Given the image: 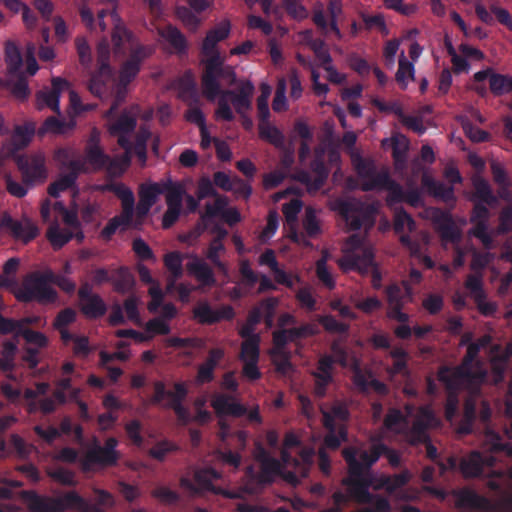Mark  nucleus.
I'll use <instances>...</instances> for the list:
<instances>
[{
  "label": "nucleus",
  "mask_w": 512,
  "mask_h": 512,
  "mask_svg": "<svg viewBox=\"0 0 512 512\" xmlns=\"http://www.w3.org/2000/svg\"><path fill=\"white\" fill-rule=\"evenodd\" d=\"M353 383L363 393H367L369 389H373L380 395L388 393V387L382 381L373 378L372 373H364L360 369H356L353 374Z\"/></svg>",
  "instance_id": "nucleus-31"
},
{
  "label": "nucleus",
  "mask_w": 512,
  "mask_h": 512,
  "mask_svg": "<svg viewBox=\"0 0 512 512\" xmlns=\"http://www.w3.org/2000/svg\"><path fill=\"white\" fill-rule=\"evenodd\" d=\"M271 356L276 372L281 375H287L293 371L294 367L291 362L292 355L290 351L271 352Z\"/></svg>",
  "instance_id": "nucleus-50"
},
{
  "label": "nucleus",
  "mask_w": 512,
  "mask_h": 512,
  "mask_svg": "<svg viewBox=\"0 0 512 512\" xmlns=\"http://www.w3.org/2000/svg\"><path fill=\"white\" fill-rule=\"evenodd\" d=\"M111 283L117 293L126 294L133 290L136 281L130 269L126 266H121L114 271Z\"/></svg>",
  "instance_id": "nucleus-34"
},
{
  "label": "nucleus",
  "mask_w": 512,
  "mask_h": 512,
  "mask_svg": "<svg viewBox=\"0 0 512 512\" xmlns=\"http://www.w3.org/2000/svg\"><path fill=\"white\" fill-rule=\"evenodd\" d=\"M472 184L474 188L473 199L478 200L477 202H483L489 206L497 203V197L493 194L486 179L476 175L472 178Z\"/></svg>",
  "instance_id": "nucleus-37"
},
{
  "label": "nucleus",
  "mask_w": 512,
  "mask_h": 512,
  "mask_svg": "<svg viewBox=\"0 0 512 512\" xmlns=\"http://www.w3.org/2000/svg\"><path fill=\"white\" fill-rule=\"evenodd\" d=\"M254 90L255 87L251 81L243 82L237 91L230 89L221 90L218 95L219 99L215 111L216 118L226 122L234 120V113L229 102H231L237 114L243 115V113H247L252 109Z\"/></svg>",
  "instance_id": "nucleus-4"
},
{
  "label": "nucleus",
  "mask_w": 512,
  "mask_h": 512,
  "mask_svg": "<svg viewBox=\"0 0 512 512\" xmlns=\"http://www.w3.org/2000/svg\"><path fill=\"white\" fill-rule=\"evenodd\" d=\"M433 222L443 241L455 243L460 240V231L448 211L436 210Z\"/></svg>",
  "instance_id": "nucleus-22"
},
{
  "label": "nucleus",
  "mask_w": 512,
  "mask_h": 512,
  "mask_svg": "<svg viewBox=\"0 0 512 512\" xmlns=\"http://www.w3.org/2000/svg\"><path fill=\"white\" fill-rule=\"evenodd\" d=\"M485 465H493V458L485 457L479 451H473L460 460L459 470L465 478H476L482 475Z\"/></svg>",
  "instance_id": "nucleus-23"
},
{
  "label": "nucleus",
  "mask_w": 512,
  "mask_h": 512,
  "mask_svg": "<svg viewBox=\"0 0 512 512\" xmlns=\"http://www.w3.org/2000/svg\"><path fill=\"white\" fill-rule=\"evenodd\" d=\"M261 94L257 98V110L259 120L269 119L270 110H269V97L271 95V87L267 83H262L260 85Z\"/></svg>",
  "instance_id": "nucleus-58"
},
{
  "label": "nucleus",
  "mask_w": 512,
  "mask_h": 512,
  "mask_svg": "<svg viewBox=\"0 0 512 512\" xmlns=\"http://www.w3.org/2000/svg\"><path fill=\"white\" fill-rule=\"evenodd\" d=\"M137 126V115L130 110H123L121 114L108 126V132L111 136L117 137L118 145L130 154L133 145L130 141V134L134 132Z\"/></svg>",
  "instance_id": "nucleus-11"
},
{
  "label": "nucleus",
  "mask_w": 512,
  "mask_h": 512,
  "mask_svg": "<svg viewBox=\"0 0 512 512\" xmlns=\"http://www.w3.org/2000/svg\"><path fill=\"white\" fill-rule=\"evenodd\" d=\"M422 184L427 189L428 193L433 197L449 204L456 201L454 187L447 186L444 183L433 179L428 175H423Z\"/></svg>",
  "instance_id": "nucleus-28"
},
{
  "label": "nucleus",
  "mask_w": 512,
  "mask_h": 512,
  "mask_svg": "<svg viewBox=\"0 0 512 512\" xmlns=\"http://www.w3.org/2000/svg\"><path fill=\"white\" fill-rule=\"evenodd\" d=\"M17 353V345L12 341H4L0 357V371L11 372L15 368V356Z\"/></svg>",
  "instance_id": "nucleus-44"
},
{
  "label": "nucleus",
  "mask_w": 512,
  "mask_h": 512,
  "mask_svg": "<svg viewBox=\"0 0 512 512\" xmlns=\"http://www.w3.org/2000/svg\"><path fill=\"white\" fill-rule=\"evenodd\" d=\"M479 355V347L475 344H469L465 356L460 365L455 368L442 366L439 368L437 376L438 380L442 382L446 389L459 388L461 382L482 381L485 377V372L474 371L472 368L473 362Z\"/></svg>",
  "instance_id": "nucleus-5"
},
{
  "label": "nucleus",
  "mask_w": 512,
  "mask_h": 512,
  "mask_svg": "<svg viewBox=\"0 0 512 512\" xmlns=\"http://www.w3.org/2000/svg\"><path fill=\"white\" fill-rule=\"evenodd\" d=\"M231 26L229 21H222L214 28L210 29L201 45V54H210L213 50H218L217 44L228 38Z\"/></svg>",
  "instance_id": "nucleus-27"
},
{
  "label": "nucleus",
  "mask_w": 512,
  "mask_h": 512,
  "mask_svg": "<svg viewBox=\"0 0 512 512\" xmlns=\"http://www.w3.org/2000/svg\"><path fill=\"white\" fill-rule=\"evenodd\" d=\"M303 228L306 235L310 238H315L321 233V227L315 210L311 207L306 208L305 217L303 219Z\"/></svg>",
  "instance_id": "nucleus-59"
},
{
  "label": "nucleus",
  "mask_w": 512,
  "mask_h": 512,
  "mask_svg": "<svg viewBox=\"0 0 512 512\" xmlns=\"http://www.w3.org/2000/svg\"><path fill=\"white\" fill-rule=\"evenodd\" d=\"M112 19L116 21L112 32V42L114 46L119 49L125 41H128L130 39L131 33L126 29V27L121 22L119 15Z\"/></svg>",
  "instance_id": "nucleus-64"
},
{
  "label": "nucleus",
  "mask_w": 512,
  "mask_h": 512,
  "mask_svg": "<svg viewBox=\"0 0 512 512\" xmlns=\"http://www.w3.org/2000/svg\"><path fill=\"white\" fill-rule=\"evenodd\" d=\"M35 134H37L36 124L32 121H28L23 125H17L15 127L13 140L20 147H26Z\"/></svg>",
  "instance_id": "nucleus-46"
},
{
  "label": "nucleus",
  "mask_w": 512,
  "mask_h": 512,
  "mask_svg": "<svg viewBox=\"0 0 512 512\" xmlns=\"http://www.w3.org/2000/svg\"><path fill=\"white\" fill-rule=\"evenodd\" d=\"M474 227L471 229V234L479 239L486 249L493 247V238L488 232V222L473 223Z\"/></svg>",
  "instance_id": "nucleus-63"
},
{
  "label": "nucleus",
  "mask_w": 512,
  "mask_h": 512,
  "mask_svg": "<svg viewBox=\"0 0 512 512\" xmlns=\"http://www.w3.org/2000/svg\"><path fill=\"white\" fill-rule=\"evenodd\" d=\"M193 317L202 325H213L223 320H233L235 310L228 304L222 305L219 309L215 310L207 301H201L193 308Z\"/></svg>",
  "instance_id": "nucleus-16"
},
{
  "label": "nucleus",
  "mask_w": 512,
  "mask_h": 512,
  "mask_svg": "<svg viewBox=\"0 0 512 512\" xmlns=\"http://www.w3.org/2000/svg\"><path fill=\"white\" fill-rule=\"evenodd\" d=\"M0 224L9 230L13 237L22 240L24 243L30 242L38 235V228L33 223L28 220L25 222L15 220L8 214L1 218Z\"/></svg>",
  "instance_id": "nucleus-21"
},
{
  "label": "nucleus",
  "mask_w": 512,
  "mask_h": 512,
  "mask_svg": "<svg viewBox=\"0 0 512 512\" xmlns=\"http://www.w3.org/2000/svg\"><path fill=\"white\" fill-rule=\"evenodd\" d=\"M312 21L324 33H326L329 28L338 39L342 38V33L338 27L337 18H330V21L328 22L321 4L314 8Z\"/></svg>",
  "instance_id": "nucleus-42"
},
{
  "label": "nucleus",
  "mask_w": 512,
  "mask_h": 512,
  "mask_svg": "<svg viewBox=\"0 0 512 512\" xmlns=\"http://www.w3.org/2000/svg\"><path fill=\"white\" fill-rule=\"evenodd\" d=\"M415 78V69L412 62L408 61L404 53L401 54V57L398 61V69L395 74V80L399 87L402 90H405L408 87L409 81H413Z\"/></svg>",
  "instance_id": "nucleus-41"
},
{
  "label": "nucleus",
  "mask_w": 512,
  "mask_h": 512,
  "mask_svg": "<svg viewBox=\"0 0 512 512\" xmlns=\"http://www.w3.org/2000/svg\"><path fill=\"white\" fill-rule=\"evenodd\" d=\"M376 264L375 254L371 247L352 251L338 260V265L344 273L355 271L362 276L368 275Z\"/></svg>",
  "instance_id": "nucleus-12"
},
{
  "label": "nucleus",
  "mask_w": 512,
  "mask_h": 512,
  "mask_svg": "<svg viewBox=\"0 0 512 512\" xmlns=\"http://www.w3.org/2000/svg\"><path fill=\"white\" fill-rule=\"evenodd\" d=\"M464 285L473 299L486 298L483 288L482 273L469 274Z\"/></svg>",
  "instance_id": "nucleus-57"
},
{
  "label": "nucleus",
  "mask_w": 512,
  "mask_h": 512,
  "mask_svg": "<svg viewBox=\"0 0 512 512\" xmlns=\"http://www.w3.org/2000/svg\"><path fill=\"white\" fill-rule=\"evenodd\" d=\"M76 126V122L73 119L69 121L60 120L54 116L46 118L43 124L37 129V135L44 137L47 133L56 135H64L72 131Z\"/></svg>",
  "instance_id": "nucleus-32"
},
{
  "label": "nucleus",
  "mask_w": 512,
  "mask_h": 512,
  "mask_svg": "<svg viewBox=\"0 0 512 512\" xmlns=\"http://www.w3.org/2000/svg\"><path fill=\"white\" fill-rule=\"evenodd\" d=\"M22 497L31 512H65L66 493L58 497L40 495L35 491H23Z\"/></svg>",
  "instance_id": "nucleus-15"
},
{
  "label": "nucleus",
  "mask_w": 512,
  "mask_h": 512,
  "mask_svg": "<svg viewBox=\"0 0 512 512\" xmlns=\"http://www.w3.org/2000/svg\"><path fill=\"white\" fill-rule=\"evenodd\" d=\"M83 161L87 163L89 172L101 171L111 162L110 156L105 153L101 146V135L97 128L91 130L87 139Z\"/></svg>",
  "instance_id": "nucleus-13"
},
{
  "label": "nucleus",
  "mask_w": 512,
  "mask_h": 512,
  "mask_svg": "<svg viewBox=\"0 0 512 512\" xmlns=\"http://www.w3.org/2000/svg\"><path fill=\"white\" fill-rule=\"evenodd\" d=\"M489 88L495 96L512 93V76L494 72L491 75Z\"/></svg>",
  "instance_id": "nucleus-47"
},
{
  "label": "nucleus",
  "mask_w": 512,
  "mask_h": 512,
  "mask_svg": "<svg viewBox=\"0 0 512 512\" xmlns=\"http://www.w3.org/2000/svg\"><path fill=\"white\" fill-rule=\"evenodd\" d=\"M317 321L329 333L345 334L350 328L348 324L338 321L332 315H319Z\"/></svg>",
  "instance_id": "nucleus-55"
},
{
  "label": "nucleus",
  "mask_w": 512,
  "mask_h": 512,
  "mask_svg": "<svg viewBox=\"0 0 512 512\" xmlns=\"http://www.w3.org/2000/svg\"><path fill=\"white\" fill-rule=\"evenodd\" d=\"M259 137L277 148H282L285 142V136L280 129L272 125L269 119L259 120Z\"/></svg>",
  "instance_id": "nucleus-36"
},
{
  "label": "nucleus",
  "mask_w": 512,
  "mask_h": 512,
  "mask_svg": "<svg viewBox=\"0 0 512 512\" xmlns=\"http://www.w3.org/2000/svg\"><path fill=\"white\" fill-rule=\"evenodd\" d=\"M17 76V80L8 82V86L11 94L16 99L23 101L28 98L30 90L26 78L20 73Z\"/></svg>",
  "instance_id": "nucleus-61"
},
{
  "label": "nucleus",
  "mask_w": 512,
  "mask_h": 512,
  "mask_svg": "<svg viewBox=\"0 0 512 512\" xmlns=\"http://www.w3.org/2000/svg\"><path fill=\"white\" fill-rule=\"evenodd\" d=\"M47 237L53 248L57 250L62 248L73 238H76L78 242H81L84 239V234L82 231L74 233L68 228H60L55 225L48 229Z\"/></svg>",
  "instance_id": "nucleus-33"
},
{
  "label": "nucleus",
  "mask_w": 512,
  "mask_h": 512,
  "mask_svg": "<svg viewBox=\"0 0 512 512\" xmlns=\"http://www.w3.org/2000/svg\"><path fill=\"white\" fill-rule=\"evenodd\" d=\"M179 449V446L175 442L164 439L158 441L152 448H150L148 454L153 459L163 462L169 453L176 452Z\"/></svg>",
  "instance_id": "nucleus-48"
},
{
  "label": "nucleus",
  "mask_w": 512,
  "mask_h": 512,
  "mask_svg": "<svg viewBox=\"0 0 512 512\" xmlns=\"http://www.w3.org/2000/svg\"><path fill=\"white\" fill-rule=\"evenodd\" d=\"M183 257L180 252H169L164 256V265L175 278H181L183 275Z\"/></svg>",
  "instance_id": "nucleus-54"
},
{
  "label": "nucleus",
  "mask_w": 512,
  "mask_h": 512,
  "mask_svg": "<svg viewBox=\"0 0 512 512\" xmlns=\"http://www.w3.org/2000/svg\"><path fill=\"white\" fill-rule=\"evenodd\" d=\"M310 168L315 174V178L312 181V187L313 189L318 190L325 184L329 176V170L321 157H315L311 161Z\"/></svg>",
  "instance_id": "nucleus-49"
},
{
  "label": "nucleus",
  "mask_w": 512,
  "mask_h": 512,
  "mask_svg": "<svg viewBox=\"0 0 512 512\" xmlns=\"http://www.w3.org/2000/svg\"><path fill=\"white\" fill-rule=\"evenodd\" d=\"M173 88L178 92V98L188 106L198 105L200 96L198 93L195 79L191 72H185L173 84Z\"/></svg>",
  "instance_id": "nucleus-25"
},
{
  "label": "nucleus",
  "mask_w": 512,
  "mask_h": 512,
  "mask_svg": "<svg viewBox=\"0 0 512 512\" xmlns=\"http://www.w3.org/2000/svg\"><path fill=\"white\" fill-rule=\"evenodd\" d=\"M80 310L88 319H98L106 314L107 305L100 295L94 294L81 302Z\"/></svg>",
  "instance_id": "nucleus-38"
},
{
  "label": "nucleus",
  "mask_w": 512,
  "mask_h": 512,
  "mask_svg": "<svg viewBox=\"0 0 512 512\" xmlns=\"http://www.w3.org/2000/svg\"><path fill=\"white\" fill-rule=\"evenodd\" d=\"M284 471H290L289 467L285 464L283 467L281 462L276 458L266 459L260 464L259 472L255 471L252 465L247 466L245 469V478L251 485L263 486L272 483L276 475L282 477Z\"/></svg>",
  "instance_id": "nucleus-14"
},
{
  "label": "nucleus",
  "mask_w": 512,
  "mask_h": 512,
  "mask_svg": "<svg viewBox=\"0 0 512 512\" xmlns=\"http://www.w3.org/2000/svg\"><path fill=\"white\" fill-rule=\"evenodd\" d=\"M219 76L220 69L208 64H204V71L201 76V82L204 95L209 100H214L221 92Z\"/></svg>",
  "instance_id": "nucleus-29"
},
{
  "label": "nucleus",
  "mask_w": 512,
  "mask_h": 512,
  "mask_svg": "<svg viewBox=\"0 0 512 512\" xmlns=\"http://www.w3.org/2000/svg\"><path fill=\"white\" fill-rule=\"evenodd\" d=\"M220 478L221 473L213 467L200 468L194 473L196 490L201 493L210 492L216 495H224L228 498H234V494L225 491L213 483L215 480H219Z\"/></svg>",
  "instance_id": "nucleus-18"
},
{
  "label": "nucleus",
  "mask_w": 512,
  "mask_h": 512,
  "mask_svg": "<svg viewBox=\"0 0 512 512\" xmlns=\"http://www.w3.org/2000/svg\"><path fill=\"white\" fill-rule=\"evenodd\" d=\"M342 457L348 467V477L343 479V485L348 487L350 496H356L361 501H369L372 494L369 488L374 482L371 472L373 465L380 459L379 441L374 442L369 451L355 446L343 448Z\"/></svg>",
  "instance_id": "nucleus-1"
},
{
  "label": "nucleus",
  "mask_w": 512,
  "mask_h": 512,
  "mask_svg": "<svg viewBox=\"0 0 512 512\" xmlns=\"http://www.w3.org/2000/svg\"><path fill=\"white\" fill-rule=\"evenodd\" d=\"M163 182L142 184L139 188V200L154 205L157 202L158 196L163 194Z\"/></svg>",
  "instance_id": "nucleus-52"
},
{
  "label": "nucleus",
  "mask_w": 512,
  "mask_h": 512,
  "mask_svg": "<svg viewBox=\"0 0 512 512\" xmlns=\"http://www.w3.org/2000/svg\"><path fill=\"white\" fill-rule=\"evenodd\" d=\"M186 268L202 286L212 287L216 284L212 268L197 256H193V261L187 263Z\"/></svg>",
  "instance_id": "nucleus-30"
},
{
  "label": "nucleus",
  "mask_w": 512,
  "mask_h": 512,
  "mask_svg": "<svg viewBox=\"0 0 512 512\" xmlns=\"http://www.w3.org/2000/svg\"><path fill=\"white\" fill-rule=\"evenodd\" d=\"M417 224L412 216L403 208L395 209L394 213V231L395 233H403L405 229L409 232H414Z\"/></svg>",
  "instance_id": "nucleus-45"
},
{
  "label": "nucleus",
  "mask_w": 512,
  "mask_h": 512,
  "mask_svg": "<svg viewBox=\"0 0 512 512\" xmlns=\"http://www.w3.org/2000/svg\"><path fill=\"white\" fill-rule=\"evenodd\" d=\"M450 495L456 498V508H472V509H484L488 501L485 497L479 495L474 490L464 487L460 489H452Z\"/></svg>",
  "instance_id": "nucleus-26"
},
{
  "label": "nucleus",
  "mask_w": 512,
  "mask_h": 512,
  "mask_svg": "<svg viewBox=\"0 0 512 512\" xmlns=\"http://www.w3.org/2000/svg\"><path fill=\"white\" fill-rule=\"evenodd\" d=\"M211 407L218 417L232 416L240 418L245 416L247 408L237 402L235 398L227 394H215L211 399Z\"/></svg>",
  "instance_id": "nucleus-20"
},
{
  "label": "nucleus",
  "mask_w": 512,
  "mask_h": 512,
  "mask_svg": "<svg viewBox=\"0 0 512 512\" xmlns=\"http://www.w3.org/2000/svg\"><path fill=\"white\" fill-rule=\"evenodd\" d=\"M112 82V69L109 63L103 62L98 71L91 76L88 87L93 95L103 98L110 93Z\"/></svg>",
  "instance_id": "nucleus-24"
},
{
  "label": "nucleus",
  "mask_w": 512,
  "mask_h": 512,
  "mask_svg": "<svg viewBox=\"0 0 512 512\" xmlns=\"http://www.w3.org/2000/svg\"><path fill=\"white\" fill-rule=\"evenodd\" d=\"M355 169L357 171L358 176L361 179H365V181L362 184H369L373 182L379 176L380 173L377 172L373 162L361 158L357 161Z\"/></svg>",
  "instance_id": "nucleus-53"
},
{
  "label": "nucleus",
  "mask_w": 512,
  "mask_h": 512,
  "mask_svg": "<svg viewBox=\"0 0 512 512\" xmlns=\"http://www.w3.org/2000/svg\"><path fill=\"white\" fill-rule=\"evenodd\" d=\"M163 37L178 54H185L188 49V43L182 32L175 26L169 24L160 31Z\"/></svg>",
  "instance_id": "nucleus-35"
},
{
  "label": "nucleus",
  "mask_w": 512,
  "mask_h": 512,
  "mask_svg": "<svg viewBox=\"0 0 512 512\" xmlns=\"http://www.w3.org/2000/svg\"><path fill=\"white\" fill-rule=\"evenodd\" d=\"M333 210L341 215L351 231H358L363 227L372 228L378 213L375 204H369L357 198H338L334 201Z\"/></svg>",
  "instance_id": "nucleus-2"
},
{
  "label": "nucleus",
  "mask_w": 512,
  "mask_h": 512,
  "mask_svg": "<svg viewBox=\"0 0 512 512\" xmlns=\"http://www.w3.org/2000/svg\"><path fill=\"white\" fill-rule=\"evenodd\" d=\"M16 164L25 184L42 183L47 178L45 156L41 152L20 155L16 158Z\"/></svg>",
  "instance_id": "nucleus-9"
},
{
  "label": "nucleus",
  "mask_w": 512,
  "mask_h": 512,
  "mask_svg": "<svg viewBox=\"0 0 512 512\" xmlns=\"http://www.w3.org/2000/svg\"><path fill=\"white\" fill-rule=\"evenodd\" d=\"M260 342L256 337L249 340H244L241 344L240 359L246 361H259L260 357Z\"/></svg>",
  "instance_id": "nucleus-51"
},
{
  "label": "nucleus",
  "mask_w": 512,
  "mask_h": 512,
  "mask_svg": "<svg viewBox=\"0 0 512 512\" xmlns=\"http://www.w3.org/2000/svg\"><path fill=\"white\" fill-rule=\"evenodd\" d=\"M5 62L10 75H18L23 59L18 46L11 40L5 43Z\"/></svg>",
  "instance_id": "nucleus-40"
},
{
  "label": "nucleus",
  "mask_w": 512,
  "mask_h": 512,
  "mask_svg": "<svg viewBox=\"0 0 512 512\" xmlns=\"http://www.w3.org/2000/svg\"><path fill=\"white\" fill-rule=\"evenodd\" d=\"M163 194H166L167 207L182 209V201L185 195V188L179 182L167 180L163 182Z\"/></svg>",
  "instance_id": "nucleus-39"
},
{
  "label": "nucleus",
  "mask_w": 512,
  "mask_h": 512,
  "mask_svg": "<svg viewBox=\"0 0 512 512\" xmlns=\"http://www.w3.org/2000/svg\"><path fill=\"white\" fill-rule=\"evenodd\" d=\"M216 458L223 465L231 467L233 471L238 470L242 462L241 454L229 448L218 449L216 451Z\"/></svg>",
  "instance_id": "nucleus-56"
},
{
  "label": "nucleus",
  "mask_w": 512,
  "mask_h": 512,
  "mask_svg": "<svg viewBox=\"0 0 512 512\" xmlns=\"http://www.w3.org/2000/svg\"><path fill=\"white\" fill-rule=\"evenodd\" d=\"M315 452L313 449L301 450L300 458L292 457L287 451L281 452L283 463L289 467L290 471H284L282 478L289 484L297 486L303 478L309 474L310 468L314 461Z\"/></svg>",
  "instance_id": "nucleus-8"
},
{
  "label": "nucleus",
  "mask_w": 512,
  "mask_h": 512,
  "mask_svg": "<svg viewBox=\"0 0 512 512\" xmlns=\"http://www.w3.org/2000/svg\"><path fill=\"white\" fill-rule=\"evenodd\" d=\"M13 293L15 298L23 303L36 301L40 304H52L58 299L57 291L50 285L48 269L27 274L21 287Z\"/></svg>",
  "instance_id": "nucleus-3"
},
{
  "label": "nucleus",
  "mask_w": 512,
  "mask_h": 512,
  "mask_svg": "<svg viewBox=\"0 0 512 512\" xmlns=\"http://www.w3.org/2000/svg\"><path fill=\"white\" fill-rule=\"evenodd\" d=\"M154 394L150 398L152 405H160L165 398L168 402L164 407L172 409L180 423L186 425L190 421V412L184 406V401L188 396V388L185 382H175L173 385L174 390H167L165 383L162 381H155L153 383Z\"/></svg>",
  "instance_id": "nucleus-6"
},
{
  "label": "nucleus",
  "mask_w": 512,
  "mask_h": 512,
  "mask_svg": "<svg viewBox=\"0 0 512 512\" xmlns=\"http://www.w3.org/2000/svg\"><path fill=\"white\" fill-rule=\"evenodd\" d=\"M67 510H77L78 512H101V509L95 505L89 503L76 491L66 492Z\"/></svg>",
  "instance_id": "nucleus-43"
},
{
  "label": "nucleus",
  "mask_w": 512,
  "mask_h": 512,
  "mask_svg": "<svg viewBox=\"0 0 512 512\" xmlns=\"http://www.w3.org/2000/svg\"><path fill=\"white\" fill-rule=\"evenodd\" d=\"M118 441L114 437H109L104 446L98 444L97 439L94 440V446L85 454L82 460L84 470H88L91 465L113 466L116 465L119 455L116 451Z\"/></svg>",
  "instance_id": "nucleus-10"
},
{
  "label": "nucleus",
  "mask_w": 512,
  "mask_h": 512,
  "mask_svg": "<svg viewBox=\"0 0 512 512\" xmlns=\"http://www.w3.org/2000/svg\"><path fill=\"white\" fill-rule=\"evenodd\" d=\"M348 441V431L345 425H340L338 430L328 432L324 437L325 447L336 450L342 442Z\"/></svg>",
  "instance_id": "nucleus-60"
},
{
  "label": "nucleus",
  "mask_w": 512,
  "mask_h": 512,
  "mask_svg": "<svg viewBox=\"0 0 512 512\" xmlns=\"http://www.w3.org/2000/svg\"><path fill=\"white\" fill-rule=\"evenodd\" d=\"M376 189L388 191L387 204L389 206L404 201L405 191L399 183L390 177L388 171H381L379 176L369 184H361L362 191L369 192Z\"/></svg>",
  "instance_id": "nucleus-17"
},
{
  "label": "nucleus",
  "mask_w": 512,
  "mask_h": 512,
  "mask_svg": "<svg viewBox=\"0 0 512 512\" xmlns=\"http://www.w3.org/2000/svg\"><path fill=\"white\" fill-rule=\"evenodd\" d=\"M389 307L405 306V295L402 287L397 283L388 285L384 290Z\"/></svg>",
  "instance_id": "nucleus-62"
},
{
  "label": "nucleus",
  "mask_w": 512,
  "mask_h": 512,
  "mask_svg": "<svg viewBox=\"0 0 512 512\" xmlns=\"http://www.w3.org/2000/svg\"><path fill=\"white\" fill-rule=\"evenodd\" d=\"M146 57L145 48L143 46L137 47L133 50L129 58L122 64L119 73V87L117 95L113 101L111 107L105 112L104 117L111 119L115 116L119 105L124 100V90L127 85L137 76L140 71V66L144 58Z\"/></svg>",
  "instance_id": "nucleus-7"
},
{
  "label": "nucleus",
  "mask_w": 512,
  "mask_h": 512,
  "mask_svg": "<svg viewBox=\"0 0 512 512\" xmlns=\"http://www.w3.org/2000/svg\"><path fill=\"white\" fill-rule=\"evenodd\" d=\"M66 87H68V82L65 79L53 78L51 89L39 91L36 95L38 109L46 106L53 112L60 114V95Z\"/></svg>",
  "instance_id": "nucleus-19"
}]
</instances>
